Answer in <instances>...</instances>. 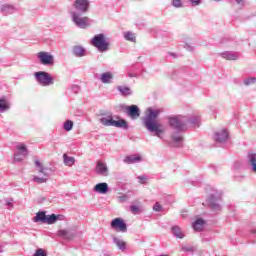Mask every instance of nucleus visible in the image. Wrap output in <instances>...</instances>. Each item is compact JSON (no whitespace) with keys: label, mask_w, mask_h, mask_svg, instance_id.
<instances>
[{"label":"nucleus","mask_w":256,"mask_h":256,"mask_svg":"<svg viewBox=\"0 0 256 256\" xmlns=\"http://www.w3.org/2000/svg\"><path fill=\"white\" fill-rule=\"evenodd\" d=\"M130 211L133 215H139V213L143 212V209H141L140 206L137 205H131L130 206Z\"/></svg>","instance_id":"72a5a7b5"},{"label":"nucleus","mask_w":256,"mask_h":256,"mask_svg":"<svg viewBox=\"0 0 256 256\" xmlns=\"http://www.w3.org/2000/svg\"><path fill=\"white\" fill-rule=\"evenodd\" d=\"M190 1L192 7H197L201 3V0H188Z\"/></svg>","instance_id":"a19ab883"},{"label":"nucleus","mask_w":256,"mask_h":256,"mask_svg":"<svg viewBox=\"0 0 256 256\" xmlns=\"http://www.w3.org/2000/svg\"><path fill=\"white\" fill-rule=\"evenodd\" d=\"M117 90L123 97H129V95H133V91L128 86H118Z\"/></svg>","instance_id":"393cba45"},{"label":"nucleus","mask_w":256,"mask_h":256,"mask_svg":"<svg viewBox=\"0 0 256 256\" xmlns=\"http://www.w3.org/2000/svg\"><path fill=\"white\" fill-rule=\"evenodd\" d=\"M9 104L7 103V100L0 99V113H5V111H8Z\"/></svg>","instance_id":"473e14b6"},{"label":"nucleus","mask_w":256,"mask_h":256,"mask_svg":"<svg viewBox=\"0 0 256 256\" xmlns=\"http://www.w3.org/2000/svg\"><path fill=\"white\" fill-rule=\"evenodd\" d=\"M60 215L51 214L47 215L45 212H37L36 216L33 218L34 223H45L46 225H55L59 221Z\"/></svg>","instance_id":"423d86ee"},{"label":"nucleus","mask_w":256,"mask_h":256,"mask_svg":"<svg viewBox=\"0 0 256 256\" xmlns=\"http://www.w3.org/2000/svg\"><path fill=\"white\" fill-rule=\"evenodd\" d=\"M163 207L161 206V204H159V202H156L153 206V211H162Z\"/></svg>","instance_id":"ea45409f"},{"label":"nucleus","mask_w":256,"mask_h":256,"mask_svg":"<svg viewBox=\"0 0 256 256\" xmlns=\"http://www.w3.org/2000/svg\"><path fill=\"white\" fill-rule=\"evenodd\" d=\"M173 7H176V9H179L183 7V2L181 0H172Z\"/></svg>","instance_id":"e433bc0d"},{"label":"nucleus","mask_w":256,"mask_h":256,"mask_svg":"<svg viewBox=\"0 0 256 256\" xmlns=\"http://www.w3.org/2000/svg\"><path fill=\"white\" fill-rule=\"evenodd\" d=\"M64 131H71L73 129V121L66 120L63 125Z\"/></svg>","instance_id":"f704fd0d"},{"label":"nucleus","mask_w":256,"mask_h":256,"mask_svg":"<svg viewBox=\"0 0 256 256\" xmlns=\"http://www.w3.org/2000/svg\"><path fill=\"white\" fill-rule=\"evenodd\" d=\"M184 49H186V51H193L195 48L191 44H185Z\"/></svg>","instance_id":"79ce46f5"},{"label":"nucleus","mask_w":256,"mask_h":256,"mask_svg":"<svg viewBox=\"0 0 256 256\" xmlns=\"http://www.w3.org/2000/svg\"><path fill=\"white\" fill-rule=\"evenodd\" d=\"M35 166L38 173H40V175H43V176L34 175L33 176L34 183H38V184L47 183V181L49 180V175H51V172L53 170L49 167H44L43 164L39 162V160H35Z\"/></svg>","instance_id":"20e7f679"},{"label":"nucleus","mask_w":256,"mask_h":256,"mask_svg":"<svg viewBox=\"0 0 256 256\" xmlns=\"http://www.w3.org/2000/svg\"><path fill=\"white\" fill-rule=\"evenodd\" d=\"M6 205H7L8 207L11 206V205H13V199L7 201V202H6Z\"/></svg>","instance_id":"a18cd8bd"},{"label":"nucleus","mask_w":256,"mask_h":256,"mask_svg":"<svg viewBox=\"0 0 256 256\" xmlns=\"http://www.w3.org/2000/svg\"><path fill=\"white\" fill-rule=\"evenodd\" d=\"M123 161L127 165H133V163H140L141 156H139V155L126 156Z\"/></svg>","instance_id":"4be33fe9"},{"label":"nucleus","mask_w":256,"mask_h":256,"mask_svg":"<svg viewBox=\"0 0 256 256\" xmlns=\"http://www.w3.org/2000/svg\"><path fill=\"white\" fill-rule=\"evenodd\" d=\"M91 45L95 47L99 53H107V51L111 49V42H109L107 36L103 33L96 34L91 39Z\"/></svg>","instance_id":"7ed1b4c3"},{"label":"nucleus","mask_w":256,"mask_h":256,"mask_svg":"<svg viewBox=\"0 0 256 256\" xmlns=\"http://www.w3.org/2000/svg\"><path fill=\"white\" fill-rule=\"evenodd\" d=\"M73 7L78 13H87L89 11L90 2L89 0H75Z\"/></svg>","instance_id":"9b49d317"},{"label":"nucleus","mask_w":256,"mask_h":256,"mask_svg":"<svg viewBox=\"0 0 256 256\" xmlns=\"http://www.w3.org/2000/svg\"><path fill=\"white\" fill-rule=\"evenodd\" d=\"M72 91L77 93V91H79V86H77V85L72 86Z\"/></svg>","instance_id":"c03bdc74"},{"label":"nucleus","mask_w":256,"mask_h":256,"mask_svg":"<svg viewBox=\"0 0 256 256\" xmlns=\"http://www.w3.org/2000/svg\"><path fill=\"white\" fill-rule=\"evenodd\" d=\"M34 77L39 85L42 87H50V85L55 84V80L51 76V74L45 71H39L34 73Z\"/></svg>","instance_id":"0eeeda50"},{"label":"nucleus","mask_w":256,"mask_h":256,"mask_svg":"<svg viewBox=\"0 0 256 256\" xmlns=\"http://www.w3.org/2000/svg\"><path fill=\"white\" fill-rule=\"evenodd\" d=\"M221 57L227 61H237L241 55L238 52L226 51L221 54Z\"/></svg>","instance_id":"f3484780"},{"label":"nucleus","mask_w":256,"mask_h":256,"mask_svg":"<svg viewBox=\"0 0 256 256\" xmlns=\"http://www.w3.org/2000/svg\"><path fill=\"white\" fill-rule=\"evenodd\" d=\"M171 233L176 237V239H184L185 233H183V230L179 226H172Z\"/></svg>","instance_id":"5701e85b"},{"label":"nucleus","mask_w":256,"mask_h":256,"mask_svg":"<svg viewBox=\"0 0 256 256\" xmlns=\"http://www.w3.org/2000/svg\"><path fill=\"white\" fill-rule=\"evenodd\" d=\"M96 173L98 175H102V177H107L109 175V168L107 167V164L99 160L96 165Z\"/></svg>","instance_id":"2eb2a0df"},{"label":"nucleus","mask_w":256,"mask_h":256,"mask_svg":"<svg viewBox=\"0 0 256 256\" xmlns=\"http://www.w3.org/2000/svg\"><path fill=\"white\" fill-rule=\"evenodd\" d=\"M85 13H81L78 11L70 12V17L72 23L79 27V29H87L89 27V17L83 16Z\"/></svg>","instance_id":"39448f33"},{"label":"nucleus","mask_w":256,"mask_h":256,"mask_svg":"<svg viewBox=\"0 0 256 256\" xmlns=\"http://www.w3.org/2000/svg\"><path fill=\"white\" fill-rule=\"evenodd\" d=\"M128 77H130V78L135 77V74L129 73Z\"/></svg>","instance_id":"49530a36"},{"label":"nucleus","mask_w":256,"mask_h":256,"mask_svg":"<svg viewBox=\"0 0 256 256\" xmlns=\"http://www.w3.org/2000/svg\"><path fill=\"white\" fill-rule=\"evenodd\" d=\"M221 192L215 191L214 193L210 194L208 197V205L212 209V211H221Z\"/></svg>","instance_id":"6e6552de"},{"label":"nucleus","mask_w":256,"mask_h":256,"mask_svg":"<svg viewBox=\"0 0 256 256\" xmlns=\"http://www.w3.org/2000/svg\"><path fill=\"white\" fill-rule=\"evenodd\" d=\"M126 114L130 119H139L141 117V111L137 105H131L126 107Z\"/></svg>","instance_id":"ddd939ff"},{"label":"nucleus","mask_w":256,"mask_h":256,"mask_svg":"<svg viewBox=\"0 0 256 256\" xmlns=\"http://www.w3.org/2000/svg\"><path fill=\"white\" fill-rule=\"evenodd\" d=\"M201 124V119L199 116H193L188 118L187 116H173L169 118V125L176 129L178 132L185 131L187 129V125H191L194 129H197Z\"/></svg>","instance_id":"f257e3e1"},{"label":"nucleus","mask_w":256,"mask_h":256,"mask_svg":"<svg viewBox=\"0 0 256 256\" xmlns=\"http://www.w3.org/2000/svg\"><path fill=\"white\" fill-rule=\"evenodd\" d=\"M112 229L115 231H120L121 233H127V224L121 218H115L111 222Z\"/></svg>","instance_id":"f8f14e48"},{"label":"nucleus","mask_w":256,"mask_h":256,"mask_svg":"<svg viewBox=\"0 0 256 256\" xmlns=\"http://www.w3.org/2000/svg\"><path fill=\"white\" fill-rule=\"evenodd\" d=\"M113 242L115 243L116 247L120 249V251H125L127 249V244L125 243V241L119 238H114Z\"/></svg>","instance_id":"c756f323"},{"label":"nucleus","mask_w":256,"mask_h":256,"mask_svg":"<svg viewBox=\"0 0 256 256\" xmlns=\"http://www.w3.org/2000/svg\"><path fill=\"white\" fill-rule=\"evenodd\" d=\"M192 227L194 231H203V227H205V220L198 218L193 222Z\"/></svg>","instance_id":"b1692460"},{"label":"nucleus","mask_w":256,"mask_h":256,"mask_svg":"<svg viewBox=\"0 0 256 256\" xmlns=\"http://www.w3.org/2000/svg\"><path fill=\"white\" fill-rule=\"evenodd\" d=\"M100 123L104 125V127H113V123L115 120H113V116H107L100 118Z\"/></svg>","instance_id":"a878e982"},{"label":"nucleus","mask_w":256,"mask_h":256,"mask_svg":"<svg viewBox=\"0 0 256 256\" xmlns=\"http://www.w3.org/2000/svg\"><path fill=\"white\" fill-rule=\"evenodd\" d=\"M247 161L250 165V169L253 173H256V153L255 152H249L247 155Z\"/></svg>","instance_id":"aec40b11"},{"label":"nucleus","mask_w":256,"mask_h":256,"mask_svg":"<svg viewBox=\"0 0 256 256\" xmlns=\"http://www.w3.org/2000/svg\"><path fill=\"white\" fill-rule=\"evenodd\" d=\"M138 179L140 181L141 184L145 183V181H147V176L143 175V176H138Z\"/></svg>","instance_id":"37998d69"},{"label":"nucleus","mask_w":256,"mask_h":256,"mask_svg":"<svg viewBox=\"0 0 256 256\" xmlns=\"http://www.w3.org/2000/svg\"><path fill=\"white\" fill-rule=\"evenodd\" d=\"M34 256H47V252H45V250L39 248L34 253Z\"/></svg>","instance_id":"4c0bfd02"},{"label":"nucleus","mask_w":256,"mask_h":256,"mask_svg":"<svg viewBox=\"0 0 256 256\" xmlns=\"http://www.w3.org/2000/svg\"><path fill=\"white\" fill-rule=\"evenodd\" d=\"M229 139V132L227 130H219L214 134L216 143H227Z\"/></svg>","instance_id":"4468645a"},{"label":"nucleus","mask_w":256,"mask_h":256,"mask_svg":"<svg viewBox=\"0 0 256 256\" xmlns=\"http://www.w3.org/2000/svg\"><path fill=\"white\" fill-rule=\"evenodd\" d=\"M99 81L105 85H110V83H113V73L109 71L102 73L99 77Z\"/></svg>","instance_id":"a211bd4d"},{"label":"nucleus","mask_w":256,"mask_h":256,"mask_svg":"<svg viewBox=\"0 0 256 256\" xmlns=\"http://www.w3.org/2000/svg\"><path fill=\"white\" fill-rule=\"evenodd\" d=\"M173 143H175V147H181V143H183V136L179 133L172 134Z\"/></svg>","instance_id":"bb28decb"},{"label":"nucleus","mask_w":256,"mask_h":256,"mask_svg":"<svg viewBox=\"0 0 256 256\" xmlns=\"http://www.w3.org/2000/svg\"><path fill=\"white\" fill-rule=\"evenodd\" d=\"M112 127H118V129H128L129 125L125 120H114Z\"/></svg>","instance_id":"cd10ccee"},{"label":"nucleus","mask_w":256,"mask_h":256,"mask_svg":"<svg viewBox=\"0 0 256 256\" xmlns=\"http://www.w3.org/2000/svg\"><path fill=\"white\" fill-rule=\"evenodd\" d=\"M72 53L74 57H86L87 56V49L85 47L76 45L72 48Z\"/></svg>","instance_id":"dca6fc26"},{"label":"nucleus","mask_w":256,"mask_h":256,"mask_svg":"<svg viewBox=\"0 0 256 256\" xmlns=\"http://www.w3.org/2000/svg\"><path fill=\"white\" fill-rule=\"evenodd\" d=\"M63 159H64V165H66L67 167H73V165H75L74 157L67 156V154H64Z\"/></svg>","instance_id":"7c9ffc66"},{"label":"nucleus","mask_w":256,"mask_h":256,"mask_svg":"<svg viewBox=\"0 0 256 256\" xmlns=\"http://www.w3.org/2000/svg\"><path fill=\"white\" fill-rule=\"evenodd\" d=\"M123 37H124L125 41H130L131 43H135V41L137 40L135 33L131 32V31L124 32Z\"/></svg>","instance_id":"c85d7f7f"},{"label":"nucleus","mask_w":256,"mask_h":256,"mask_svg":"<svg viewBox=\"0 0 256 256\" xmlns=\"http://www.w3.org/2000/svg\"><path fill=\"white\" fill-rule=\"evenodd\" d=\"M94 191L96 193H100L101 195H105L106 193H109V185L105 182L98 183L95 185Z\"/></svg>","instance_id":"6ab92c4d"},{"label":"nucleus","mask_w":256,"mask_h":256,"mask_svg":"<svg viewBox=\"0 0 256 256\" xmlns=\"http://www.w3.org/2000/svg\"><path fill=\"white\" fill-rule=\"evenodd\" d=\"M0 11L3 15H11L17 11V8L11 4H4L0 7Z\"/></svg>","instance_id":"412c9836"},{"label":"nucleus","mask_w":256,"mask_h":256,"mask_svg":"<svg viewBox=\"0 0 256 256\" xmlns=\"http://www.w3.org/2000/svg\"><path fill=\"white\" fill-rule=\"evenodd\" d=\"M230 3H237L239 7H243L245 5V0H230Z\"/></svg>","instance_id":"58836bf2"},{"label":"nucleus","mask_w":256,"mask_h":256,"mask_svg":"<svg viewBox=\"0 0 256 256\" xmlns=\"http://www.w3.org/2000/svg\"><path fill=\"white\" fill-rule=\"evenodd\" d=\"M215 1L219 2V1H221V0H215Z\"/></svg>","instance_id":"de8ad7c7"},{"label":"nucleus","mask_w":256,"mask_h":256,"mask_svg":"<svg viewBox=\"0 0 256 256\" xmlns=\"http://www.w3.org/2000/svg\"><path fill=\"white\" fill-rule=\"evenodd\" d=\"M39 62L41 65L51 66L55 65V57L49 52H39L37 54Z\"/></svg>","instance_id":"1a4fd4ad"},{"label":"nucleus","mask_w":256,"mask_h":256,"mask_svg":"<svg viewBox=\"0 0 256 256\" xmlns=\"http://www.w3.org/2000/svg\"><path fill=\"white\" fill-rule=\"evenodd\" d=\"M58 236L63 237L64 239H73V234L69 230H59Z\"/></svg>","instance_id":"2f4dec72"},{"label":"nucleus","mask_w":256,"mask_h":256,"mask_svg":"<svg viewBox=\"0 0 256 256\" xmlns=\"http://www.w3.org/2000/svg\"><path fill=\"white\" fill-rule=\"evenodd\" d=\"M161 115V110L159 109H148V114L143 119V125L150 133H154L156 137L161 138L163 134V129L155 120Z\"/></svg>","instance_id":"f03ea898"},{"label":"nucleus","mask_w":256,"mask_h":256,"mask_svg":"<svg viewBox=\"0 0 256 256\" xmlns=\"http://www.w3.org/2000/svg\"><path fill=\"white\" fill-rule=\"evenodd\" d=\"M255 83H256V77H250V78L244 79V85H246V87H249V85H255Z\"/></svg>","instance_id":"c9c22d12"},{"label":"nucleus","mask_w":256,"mask_h":256,"mask_svg":"<svg viewBox=\"0 0 256 256\" xmlns=\"http://www.w3.org/2000/svg\"><path fill=\"white\" fill-rule=\"evenodd\" d=\"M16 149L17 152L14 154V161L19 163L29 155V150H27V146H25V144L16 145Z\"/></svg>","instance_id":"9d476101"}]
</instances>
